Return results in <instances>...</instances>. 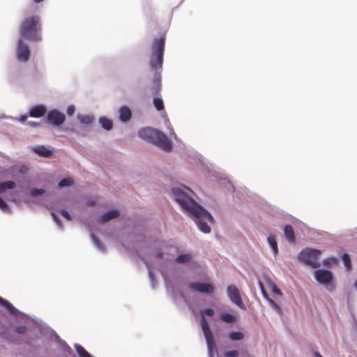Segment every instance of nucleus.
Listing matches in <instances>:
<instances>
[{"label":"nucleus","instance_id":"nucleus-1","mask_svg":"<svg viewBox=\"0 0 357 357\" xmlns=\"http://www.w3.org/2000/svg\"><path fill=\"white\" fill-rule=\"evenodd\" d=\"M165 47V37L160 36L155 38L151 46V55L149 59V66L151 68L155 70L151 86H149V91L152 96H156L161 88V75L160 70L162 69L163 56Z\"/></svg>","mask_w":357,"mask_h":357},{"label":"nucleus","instance_id":"nucleus-2","mask_svg":"<svg viewBox=\"0 0 357 357\" xmlns=\"http://www.w3.org/2000/svg\"><path fill=\"white\" fill-rule=\"evenodd\" d=\"M42 24L40 17L37 15L26 16L20 26V34L22 38L31 41H40Z\"/></svg>","mask_w":357,"mask_h":357},{"label":"nucleus","instance_id":"nucleus-3","mask_svg":"<svg viewBox=\"0 0 357 357\" xmlns=\"http://www.w3.org/2000/svg\"><path fill=\"white\" fill-rule=\"evenodd\" d=\"M172 196L175 201L187 212L195 213L196 215L201 213L207 217L209 215L204 211V208L199 205L193 199L190 197L183 190L178 188L172 190Z\"/></svg>","mask_w":357,"mask_h":357},{"label":"nucleus","instance_id":"nucleus-4","mask_svg":"<svg viewBox=\"0 0 357 357\" xmlns=\"http://www.w3.org/2000/svg\"><path fill=\"white\" fill-rule=\"evenodd\" d=\"M140 138L150 142L165 151H170L172 142L162 132L151 128H142L138 132Z\"/></svg>","mask_w":357,"mask_h":357},{"label":"nucleus","instance_id":"nucleus-5","mask_svg":"<svg viewBox=\"0 0 357 357\" xmlns=\"http://www.w3.org/2000/svg\"><path fill=\"white\" fill-rule=\"evenodd\" d=\"M214 310L211 308L206 309L203 311H201V327L202 329V331L204 333L207 347L209 351V354L212 356L213 355V349L215 347V341L213 338V333L210 329L209 325L204 317V315L213 317L214 315Z\"/></svg>","mask_w":357,"mask_h":357},{"label":"nucleus","instance_id":"nucleus-6","mask_svg":"<svg viewBox=\"0 0 357 357\" xmlns=\"http://www.w3.org/2000/svg\"><path fill=\"white\" fill-rule=\"evenodd\" d=\"M320 255V250L307 248L300 252L298 259L312 268H315L321 266V264L318 261Z\"/></svg>","mask_w":357,"mask_h":357},{"label":"nucleus","instance_id":"nucleus-7","mask_svg":"<svg viewBox=\"0 0 357 357\" xmlns=\"http://www.w3.org/2000/svg\"><path fill=\"white\" fill-rule=\"evenodd\" d=\"M204 211L208 214L209 217L204 215L202 214V213H201L200 215L198 214L197 215H196L195 213L190 214L195 218V221L200 231L204 233H209L211 231V227L208 225L207 222L213 223L214 220L212 215L206 209L204 208Z\"/></svg>","mask_w":357,"mask_h":357},{"label":"nucleus","instance_id":"nucleus-8","mask_svg":"<svg viewBox=\"0 0 357 357\" xmlns=\"http://www.w3.org/2000/svg\"><path fill=\"white\" fill-rule=\"evenodd\" d=\"M31 51L29 45L24 42L23 38H19L17 45V59L22 62H26L29 59Z\"/></svg>","mask_w":357,"mask_h":357},{"label":"nucleus","instance_id":"nucleus-9","mask_svg":"<svg viewBox=\"0 0 357 357\" xmlns=\"http://www.w3.org/2000/svg\"><path fill=\"white\" fill-rule=\"evenodd\" d=\"M227 295L231 302L235 303L241 309L245 310V306L241 299L238 289L234 285L227 287Z\"/></svg>","mask_w":357,"mask_h":357},{"label":"nucleus","instance_id":"nucleus-10","mask_svg":"<svg viewBox=\"0 0 357 357\" xmlns=\"http://www.w3.org/2000/svg\"><path fill=\"white\" fill-rule=\"evenodd\" d=\"M47 118L51 124L56 126L61 125L66 119L65 115L56 109L51 110Z\"/></svg>","mask_w":357,"mask_h":357},{"label":"nucleus","instance_id":"nucleus-11","mask_svg":"<svg viewBox=\"0 0 357 357\" xmlns=\"http://www.w3.org/2000/svg\"><path fill=\"white\" fill-rule=\"evenodd\" d=\"M189 287L192 291L199 293L211 294L214 291V287L208 283L193 282L189 284Z\"/></svg>","mask_w":357,"mask_h":357},{"label":"nucleus","instance_id":"nucleus-12","mask_svg":"<svg viewBox=\"0 0 357 357\" xmlns=\"http://www.w3.org/2000/svg\"><path fill=\"white\" fill-rule=\"evenodd\" d=\"M314 278L321 284H329L333 279V274L330 271L321 269L314 272Z\"/></svg>","mask_w":357,"mask_h":357},{"label":"nucleus","instance_id":"nucleus-13","mask_svg":"<svg viewBox=\"0 0 357 357\" xmlns=\"http://www.w3.org/2000/svg\"><path fill=\"white\" fill-rule=\"evenodd\" d=\"M46 107L43 105H37L33 106L29 111L31 117L39 118L45 115L46 113Z\"/></svg>","mask_w":357,"mask_h":357},{"label":"nucleus","instance_id":"nucleus-14","mask_svg":"<svg viewBox=\"0 0 357 357\" xmlns=\"http://www.w3.org/2000/svg\"><path fill=\"white\" fill-rule=\"evenodd\" d=\"M132 116L130 108L127 106H122L119 109V119L123 122L128 121Z\"/></svg>","mask_w":357,"mask_h":357},{"label":"nucleus","instance_id":"nucleus-15","mask_svg":"<svg viewBox=\"0 0 357 357\" xmlns=\"http://www.w3.org/2000/svg\"><path fill=\"white\" fill-rule=\"evenodd\" d=\"M284 234L285 238L291 243L296 242V237L293 227L291 225H287L284 228Z\"/></svg>","mask_w":357,"mask_h":357},{"label":"nucleus","instance_id":"nucleus-16","mask_svg":"<svg viewBox=\"0 0 357 357\" xmlns=\"http://www.w3.org/2000/svg\"><path fill=\"white\" fill-rule=\"evenodd\" d=\"M119 216V211L118 210H110L105 213H104L100 217L101 222H107L114 218H116Z\"/></svg>","mask_w":357,"mask_h":357},{"label":"nucleus","instance_id":"nucleus-17","mask_svg":"<svg viewBox=\"0 0 357 357\" xmlns=\"http://www.w3.org/2000/svg\"><path fill=\"white\" fill-rule=\"evenodd\" d=\"M32 149L38 155L46 158L50 157L52 154L51 150L47 149L45 146L43 145L35 146Z\"/></svg>","mask_w":357,"mask_h":357},{"label":"nucleus","instance_id":"nucleus-18","mask_svg":"<svg viewBox=\"0 0 357 357\" xmlns=\"http://www.w3.org/2000/svg\"><path fill=\"white\" fill-rule=\"evenodd\" d=\"M264 278L267 284L268 287L270 288L274 294H278L279 296L282 295V291H280V289L278 288V287L273 282H272L271 278L268 275H264Z\"/></svg>","mask_w":357,"mask_h":357},{"label":"nucleus","instance_id":"nucleus-19","mask_svg":"<svg viewBox=\"0 0 357 357\" xmlns=\"http://www.w3.org/2000/svg\"><path fill=\"white\" fill-rule=\"evenodd\" d=\"M220 319L225 323L232 324L235 323L237 320L236 316L227 312H222L220 314Z\"/></svg>","mask_w":357,"mask_h":357},{"label":"nucleus","instance_id":"nucleus-20","mask_svg":"<svg viewBox=\"0 0 357 357\" xmlns=\"http://www.w3.org/2000/svg\"><path fill=\"white\" fill-rule=\"evenodd\" d=\"M15 187V183L14 181H5L0 183V193L5 192L8 189H13Z\"/></svg>","mask_w":357,"mask_h":357},{"label":"nucleus","instance_id":"nucleus-21","mask_svg":"<svg viewBox=\"0 0 357 357\" xmlns=\"http://www.w3.org/2000/svg\"><path fill=\"white\" fill-rule=\"evenodd\" d=\"M99 122L102 127L107 130H110L112 128V121L105 117H101L99 119Z\"/></svg>","mask_w":357,"mask_h":357},{"label":"nucleus","instance_id":"nucleus-22","mask_svg":"<svg viewBox=\"0 0 357 357\" xmlns=\"http://www.w3.org/2000/svg\"><path fill=\"white\" fill-rule=\"evenodd\" d=\"M244 337V333L240 331H233L229 334V338L233 341L241 340Z\"/></svg>","mask_w":357,"mask_h":357},{"label":"nucleus","instance_id":"nucleus-23","mask_svg":"<svg viewBox=\"0 0 357 357\" xmlns=\"http://www.w3.org/2000/svg\"><path fill=\"white\" fill-rule=\"evenodd\" d=\"M75 348L80 357H92L91 354L81 345L75 344Z\"/></svg>","mask_w":357,"mask_h":357},{"label":"nucleus","instance_id":"nucleus-24","mask_svg":"<svg viewBox=\"0 0 357 357\" xmlns=\"http://www.w3.org/2000/svg\"><path fill=\"white\" fill-rule=\"evenodd\" d=\"M192 259V255L190 254H182L178 255L176 261L178 263H187L189 262Z\"/></svg>","mask_w":357,"mask_h":357},{"label":"nucleus","instance_id":"nucleus-25","mask_svg":"<svg viewBox=\"0 0 357 357\" xmlns=\"http://www.w3.org/2000/svg\"><path fill=\"white\" fill-rule=\"evenodd\" d=\"M268 242L269 243V245L273 249L275 254H277L278 252L277 242L273 236H269L268 237Z\"/></svg>","mask_w":357,"mask_h":357},{"label":"nucleus","instance_id":"nucleus-26","mask_svg":"<svg viewBox=\"0 0 357 357\" xmlns=\"http://www.w3.org/2000/svg\"><path fill=\"white\" fill-rule=\"evenodd\" d=\"M81 123L84 124H91L94 121V117L90 115H82L78 117Z\"/></svg>","mask_w":357,"mask_h":357},{"label":"nucleus","instance_id":"nucleus-27","mask_svg":"<svg viewBox=\"0 0 357 357\" xmlns=\"http://www.w3.org/2000/svg\"><path fill=\"white\" fill-rule=\"evenodd\" d=\"M153 103L157 110L161 111L164 109L163 100L161 98H154Z\"/></svg>","mask_w":357,"mask_h":357},{"label":"nucleus","instance_id":"nucleus-28","mask_svg":"<svg viewBox=\"0 0 357 357\" xmlns=\"http://www.w3.org/2000/svg\"><path fill=\"white\" fill-rule=\"evenodd\" d=\"M73 179L70 177H68L61 180L60 182L59 183V186L60 188L70 186L73 184Z\"/></svg>","mask_w":357,"mask_h":357},{"label":"nucleus","instance_id":"nucleus-29","mask_svg":"<svg viewBox=\"0 0 357 357\" xmlns=\"http://www.w3.org/2000/svg\"><path fill=\"white\" fill-rule=\"evenodd\" d=\"M342 260L344 266L348 270H350L351 268V263L349 255L348 254H344L342 256Z\"/></svg>","mask_w":357,"mask_h":357},{"label":"nucleus","instance_id":"nucleus-30","mask_svg":"<svg viewBox=\"0 0 357 357\" xmlns=\"http://www.w3.org/2000/svg\"><path fill=\"white\" fill-rule=\"evenodd\" d=\"M5 307L10 314L14 315L17 314V310L9 302H8Z\"/></svg>","mask_w":357,"mask_h":357},{"label":"nucleus","instance_id":"nucleus-31","mask_svg":"<svg viewBox=\"0 0 357 357\" xmlns=\"http://www.w3.org/2000/svg\"><path fill=\"white\" fill-rule=\"evenodd\" d=\"M0 209L3 211H8L10 210L8 205L6 202L0 197Z\"/></svg>","mask_w":357,"mask_h":357},{"label":"nucleus","instance_id":"nucleus-32","mask_svg":"<svg viewBox=\"0 0 357 357\" xmlns=\"http://www.w3.org/2000/svg\"><path fill=\"white\" fill-rule=\"evenodd\" d=\"M268 302L279 313L281 312L282 310L280 305L272 299H268Z\"/></svg>","mask_w":357,"mask_h":357},{"label":"nucleus","instance_id":"nucleus-33","mask_svg":"<svg viewBox=\"0 0 357 357\" xmlns=\"http://www.w3.org/2000/svg\"><path fill=\"white\" fill-rule=\"evenodd\" d=\"M43 193H45V190L43 189L34 188L31 191V195L33 197L43 195Z\"/></svg>","mask_w":357,"mask_h":357},{"label":"nucleus","instance_id":"nucleus-34","mask_svg":"<svg viewBox=\"0 0 357 357\" xmlns=\"http://www.w3.org/2000/svg\"><path fill=\"white\" fill-rule=\"evenodd\" d=\"M26 330H27L26 326L24 325H22V326H19L16 327L15 332L17 333L18 334H24L26 332Z\"/></svg>","mask_w":357,"mask_h":357},{"label":"nucleus","instance_id":"nucleus-35","mask_svg":"<svg viewBox=\"0 0 357 357\" xmlns=\"http://www.w3.org/2000/svg\"><path fill=\"white\" fill-rule=\"evenodd\" d=\"M52 218L54 219V220L56 222V224L58 225V226H59L60 228H62V227H63L62 222H61V220L59 219V218L57 216V215H56V213H55L52 212Z\"/></svg>","mask_w":357,"mask_h":357},{"label":"nucleus","instance_id":"nucleus-36","mask_svg":"<svg viewBox=\"0 0 357 357\" xmlns=\"http://www.w3.org/2000/svg\"><path fill=\"white\" fill-rule=\"evenodd\" d=\"M239 353L236 350H231L227 351L225 354V357H237L238 356Z\"/></svg>","mask_w":357,"mask_h":357},{"label":"nucleus","instance_id":"nucleus-37","mask_svg":"<svg viewBox=\"0 0 357 357\" xmlns=\"http://www.w3.org/2000/svg\"><path fill=\"white\" fill-rule=\"evenodd\" d=\"M60 213H61V215L63 217H64L66 219H67L68 220H71V216L67 211L62 209V210H61Z\"/></svg>","mask_w":357,"mask_h":357},{"label":"nucleus","instance_id":"nucleus-38","mask_svg":"<svg viewBox=\"0 0 357 357\" xmlns=\"http://www.w3.org/2000/svg\"><path fill=\"white\" fill-rule=\"evenodd\" d=\"M95 243L96 244V245L99 248H101V243L100 241H99L98 238H97L93 234L91 235Z\"/></svg>","mask_w":357,"mask_h":357},{"label":"nucleus","instance_id":"nucleus-39","mask_svg":"<svg viewBox=\"0 0 357 357\" xmlns=\"http://www.w3.org/2000/svg\"><path fill=\"white\" fill-rule=\"evenodd\" d=\"M75 112V107L73 106H69L67 109V113L68 115H73Z\"/></svg>","mask_w":357,"mask_h":357},{"label":"nucleus","instance_id":"nucleus-40","mask_svg":"<svg viewBox=\"0 0 357 357\" xmlns=\"http://www.w3.org/2000/svg\"><path fill=\"white\" fill-rule=\"evenodd\" d=\"M8 301H7L6 300H5L4 298L0 297V305L3 306V307H6V305H7Z\"/></svg>","mask_w":357,"mask_h":357},{"label":"nucleus","instance_id":"nucleus-41","mask_svg":"<svg viewBox=\"0 0 357 357\" xmlns=\"http://www.w3.org/2000/svg\"><path fill=\"white\" fill-rule=\"evenodd\" d=\"M8 301H7L6 300H5L4 298L0 297V305L3 306V307H6V305H7Z\"/></svg>","mask_w":357,"mask_h":357},{"label":"nucleus","instance_id":"nucleus-42","mask_svg":"<svg viewBox=\"0 0 357 357\" xmlns=\"http://www.w3.org/2000/svg\"><path fill=\"white\" fill-rule=\"evenodd\" d=\"M259 285L260 287L261 292L263 293L264 295H265L266 292H265L264 287V284H263L262 282L259 281Z\"/></svg>","mask_w":357,"mask_h":357},{"label":"nucleus","instance_id":"nucleus-43","mask_svg":"<svg viewBox=\"0 0 357 357\" xmlns=\"http://www.w3.org/2000/svg\"><path fill=\"white\" fill-rule=\"evenodd\" d=\"M28 124L30 125L32 127H36V126H39V123H36V122H31V121H29V122H28Z\"/></svg>","mask_w":357,"mask_h":357},{"label":"nucleus","instance_id":"nucleus-44","mask_svg":"<svg viewBox=\"0 0 357 357\" xmlns=\"http://www.w3.org/2000/svg\"><path fill=\"white\" fill-rule=\"evenodd\" d=\"M27 119V116H22L20 118V121L21 122H24Z\"/></svg>","mask_w":357,"mask_h":357},{"label":"nucleus","instance_id":"nucleus-45","mask_svg":"<svg viewBox=\"0 0 357 357\" xmlns=\"http://www.w3.org/2000/svg\"><path fill=\"white\" fill-rule=\"evenodd\" d=\"M89 204L91 206H93L95 204V202H91Z\"/></svg>","mask_w":357,"mask_h":357},{"label":"nucleus","instance_id":"nucleus-46","mask_svg":"<svg viewBox=\"0 0 357 357\" xmlns=\"http://www.w3.org/2000/svg\"><path fill=\"white\" fill-rule=\"evenodd\" d=\"M319 355H321V354L319 352H317L315 354L316 357H319Z\"/></svg>","mask_w":357,"mask_h":357},{"label":"nucleus","instance_id":"nucleus-47","mask_svg":"<svg viewBox=\"0 0 357 357\" xmlns=\"http://www.w3.org/2000/svg\"><path fill=\"white\" fill-rule=\"evenodd\" d=\"M23 168H24V167H21V169H20V172H24V169H23Z\"/></svg>","mask_w":357,"mask_h":357},{"label":"nucleus","instance_id":"nucleus-48","mask_svg":"<svg viewBox=\"0 0 357 357\" xmlns=\"http://www.w3.org/2000/svg\"><path fill=\"white\" fill-rule=\"evenodd\" d=\"M319 357H323L321 355H319Z\"/></svg>","mask_w":357,"mask_h":357},{"label":"nucleus","instance_id":"nucleus-49","mask_svg":"<svg viewBox=\"0 0 357 357\" xmlns=\"http://www.w3.org/2000/svg\"><path fill=\"white\" fill-rule=\"evenodd\" d=\"M1 335V333H0V335Z\"/></svg>","mask_w":357,"mask_h":357}]
</instances>
